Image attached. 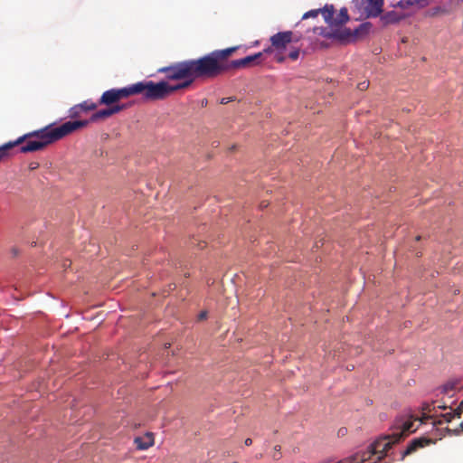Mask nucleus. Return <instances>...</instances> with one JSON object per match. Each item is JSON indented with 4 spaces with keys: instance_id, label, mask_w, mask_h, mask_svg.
Here are the masks:
<instances>
[{
    "instance_id": "5",
    "label": "nucleus",
    "mask_w": 463,
    "mask_h": 463,
    "mask_svg": "<svg viewBox=\"0 0 463 463\" xmlns=\"http://www.w3.org/2000/svg\"><path fill=\"white\" fill-rule=\"evenodd\" d=\"M324 11L326 13L325 23L330 28H345L344 25L350 20L346 7H342L336 16H335V9L332 4L325 5Z\"/></svg>"
},
{
    "instance_id": "38",
    "label": "nucleus",
    "mask_w": 463,
    "mask_h": 463,
    "mask_svg": "<svg viewBox=\"0 0 463 463\" xmlns=\"http://www.w3.org/2000/svg\"><path fill=\"white\" fill-rule=\"evenodd\" d=\"M35 168H36V165H32V169H35Z\"/></svg>"
},
{
    "instance_id": "24",
    "label": "nucleus",
    "mask_w": 463,
    "mask_h": 463,
    "mask_svg": "<svg viewBox=\"0 0 463 463\" xmlns=\"http://www.w3.org/2000/svg\"><path fill=\"white\" fill-rule=\"evenodd\" d=\"M79 105H82V107H81L82 111L93 110L97 108V104L90 100H85V101L80 103Z\"/></svg>"
},
{
    "instance_id": "20",
    "label": "nucleus",
    "mask_w": 463,
    "mask_h": 463,
    "mask_svg": "<svg viewBox=\"0 0 463 463\" xmlns=\"http://www.w3.org/2000/svg\"><path fill=\"white\" fill-rule=\"evenodd\" d=\"M110 116H111V114L109 112V108H106V109H99V110L96 111L95 113H93L90 116V118L87 121L89 124L90 122H95L99 119L109 118Z\"/></svg>"
},
{
    "instance_id": "2",
    "label": "nucleus",
    "mask_w": 463,
    "mask_h": 463,
    "mask_svg": "<svg viewBox=\"0 0 463 463\" xmlns=\"http://www.w3.org/2000/svg\"><path fill=\"white\" fill-rule=\"evenodd\" d=\"M86 126H88V121H66L57 127L51 124L41 129L26 133L14 141H9L0 146L1 157L3 159L8 157L11 151L20 145L19 151L22 153L40 151L73 131Z\"/></svg>"
},
{
    "instance_id": "15",
    "label": "nucleus",
    "mask_w": 463,
    "mask_h": 463,
    "mask_svg": "<svg viewBox=\"0 0 463 463\" xmlns=\"http://www.w3.org/2000/svg\"><path fill=\"white\" fill-rule=\"evenodd\" d=\"M140 89H141V86L138 85V82H137V83H134V84L123 87V88L116 89V93H117L118 100H120V99L128 98L129 96L139 94Z\"/></svg>"
},
{
    "instance_id": "39",
    "label": "nucleus",
    "mask_w": 463,
    "mask_h": 463,
    "mask_svg": "<svg viewBox=\"0 0 463 463\" xmlns=\"http://www.w3.org/2000/svg\"><path fill=\"white\" fill-rule=\"evenodd\" d=\"M439 408L446 409V406H439Z\"/></svg>"
},
{
    "instance_id": "36",
    "label": "nucleus",
    "mask_w": 463,
    "mask_h": 463,
    "mask_svg": "<svg viewBox=\"0 0 463 463\" xmlns=\"http://www.w3.org/2000/svg\"><path fill=\"white\" fill-rule=\"evenodd\" d=\"M459 427H460V430H463V423H460Z\"/></svg>"
},
{
    "instance_id": "12",
    "label": "nucleus",
    "mask_w": 463,
    "mask_h": 463,
    "mask_svg": "<svg viewBox=\"0 0 463 463\" xmlns=\"http://www.w3.org/2000/svg\"><path fill=\"white\" fill-rule=\"evenodd\" d=\"M237 47H230L223 50H215L212 52V55L214 56L219 64L226 67L225 72L232 71V68L229 67V63L231 61H227V58L232 55Z\"/></svg>"
},
{
    "instance_id": "30",
    "label": "nucleus",
    "mask_w": 463,
    "mask_h": 463,
    "mask_svg": "<svg viewBox=\"0 0 463 463\" xmlns=\"http://www.w3.org/2000/svg\"><path fill=\"white\" fill-rule=\"evenodd\" d=\"M346 432H347V430H346L345 428H341V429L338 430V435H339V436H343V435H345Z\"/></svg>"
},
{
    "instance_id": "32",
    "label": "nucleus",
    "mask_w": 463,
    "mask_h": 463,
    "mask_svg": "<svg viewBox=\"0 0 463 463\" xmlns=\"http://www.w3.org/2000/svg\"><path fill=\"white\" fill-rule=\"evenodd\" d=\"M271 52V48L268 47V48L264 49L261 52H263V54H264V53H268V52Z\"/></svg>"
},
{
    "instance_id": "16",
    "label": "nucleus",
    "mask_w": 463,
    "mask_h": 463,
    "mask_svg": "<svg viewBox=\"0 0 463 463\" xmlns=\"http://www.w3.org/2000/svg\"><path fill=\"white\" fill-rule=\"evenodd\" d=\"M118 101L119 100L116 93V89H110L103 92L99 100V104L111 106Z\"/></svg>"
},
{
    "instance_id": "37",
    "label": "nucleus",
    "mask_w": 463,
    "mask_h": 463,
    "mask_svg": "<svg viewBox=\"0 0 463 463\" xmlns=\"http://www.w3.org/2000/svg\"><path fill=\"white\" fill-rule=\"evenodd\" d=\"M35 168H36V165H32V169H35Z\"/></svg>"
},
{
    "instance_id": "3",
    "label": "nucleus",
    "mask_w": 463,
    "mask_h": 463,
    "mask_svg": "<svg viewBox=\"0 0 463 463\" xmlns=\"http://www.w3.org/2000/svg\"><path fill=\"white\" fill-rule=\"evenodd\" d=\"M226 67L218 63L212 52L198 59L185 60L181 74L189 86L197 79H213L225 72Z\"/></svg>"
},
{
    "instance_id": "28",
    "label": "nucleus",
    "mask_w": 463,
    "mask_h": 463,
    "mask_svg": "<svg viewBox=\"0 0 463 463\" xmlns=\"http://www.w3.org/2000/svg\"><path fill=\"white\" fill-rule=\"evenodd\" d=\"M368 85H369L368 82L363 81L358 84V88H359V90H364L367 89Z\"/></svg>"
},
{
    "instance_id": "4",
    "label": "nucleus",
    "mask_w": 463,
    "mask_h": 463,
    "mask_svg": "<svg viewBox=\"0 0 463 463\" xmlns=\"http://www.w3.org/2000/svg\"><path fill=\"white\" fill-rule=\"evenodd\" d=\"M138 85L141 86L139 94H143V97L148 100H158L163 99L171 93L185 89L189 87L188 82H181L175 85H170L165 80H160L159 82H154L152 80L138 81Z\"/></svg>"
},
{
    "instance_id": "10",
    "label": "nucleus",
    "mask_w": 463,
    "mask_h": 463,
    "mask_svg": "<svg viewBox=\"0 0 463 463\" xmlns=\"http://www.w3.org/2000/svg\"><path fill=\"white\" fill-rule=\"evenodd\" d=\"M293 42L291 31L279 32L270 37V43L277 50H284L289 43Z\"/></svg>"
},
{
    "instance_id": "7",
    "label": "nucleus",
    "mask_w": 463,
    "mask_h": 463,
    "mask_svg": "<svg viewBox=\"0 0 463 463\" xmlns=\"http://www.w3.org/2000/svg\"><path fill=\"white\" fill-rule=\"evenodd\" d=\"M372 28L373 24L370 22H364L354 30L342 28V30H347L349 34L343 40V43H354L358 39L364 38L369 34Z\"/></svg>"
},
{
    "instance_id": "8",
    "label": "nucleus",
    "mask_w": 463,
    "mask_h": 463,
    "mask_svg": "<svg viewBox=\"0 0 463 463\" xmlns=\"http://www.w3.org/2000/svg\"><path fill=\"white\" fill-rule=\"evenodd\" d=\"M317 34L331 40H335L343 43V40L349 35L347 30H342V28H326V27H316L314 30Z\"/></svg>"
},
{
    "instance_id": "6",
    "label": "nucleus",
    "mask_w": 463,
    "mask_h": 463,
    "mask_svg": "<svg viewBox=\"0 0 463 463\" xmlns=\"http://www.w3.org/2000/svg\"><path fill=\"white\" fill-rule=\"evenodd\" d=\"M354 6L366 18H375L383 13V0H354Z\"/></svg>"
},
{
    "instance_id": "19",
    "label": "nucleus",
    "mask_w": 463,
    "mask_h": 463,
    "mask_svg": "<svg viewBox=\"0 0 463 463\" xmlns=\"http://www.w3.org/2000/svg\"><path fill=\"white\" fill-rule=\"evenodd\" d=\"M458 380H451L443 384L440 388L441 393L449 394L450 392H456L460 390L462 387L458 386Z\"/></svg>"
},
{
    "instance_id": "23",
    "label": "nucleus",
    "mask_w": 463,
    "mask_h": 463,
    "mask_svg": "<svg viewBox=\"0 0 463 463\" xmlns=\"http://www.w3.org/2000/svg\"><path fill=\"white\" fill-rule=\"evenodd\" d=\"M81 107H82V105H79V104L71 107L69 110V117L71 118L79 117L80 114L82 112Z\"/></svg>"
},
{
    "instance_id": "1",
    "label": "nucleus",
    "mask_w": 463,
    "mask_h": 463,
    "mask_svg": "<svg viewBox=\"0 0 463 463\" xmlns=\"http://www.w3.org/2000/svg\"><path fill=\"white\" fill-rule=\"evenodd\" d=\"M423 421L409 414L400 415L393 421L389 434L380 437L366 447L359 448L355 453L336 463H376L384 458L388 460L383 463H391L394 460L392 453H390L392 446L414 432Z\"/></svg>"
},
{
    "instance_id": "31",
    "label": "nucleus",
    "mask_w": 463,
    "mask_h": 463,
    "mask_svg": "<svg viewBox=\"0 0 463 463\" xmlns=\"http://www.w3.org/2000/svg\"><path fill=\"white\" fill-rule=\"evenodd\" d=\"M244 443L246 446H250L252 444V440H251V439L248 438L245 439Z\"/></svg>"
},
{
    "instance_id": "33",
    "label": "nucleus",
    "mask_w": 463,
    "mask_h": 463,
    "mask_svg": "<svg viewBox=\"0 0 463 463\" xmlns=\"http://www.w3.org/2000/svg\"><path fill=\"white\" fill-rule=\"evenodd\" d=\"M228 102H229V99H227V98H223V99H222V100H221V103H222V104H227Z\"/></svg>"
},
{
    "instance_id": "21",
    "label": "nucleus",
    "mask_w": 463,
    "mask_h": 463,
    "mask_svg": "<svg viewBox=\"0 0 463 463\" xmlns=\"http://www.w3.org/2000/svg\"><path fill=\"white\" fill-rule=\"evenodd\" d=\"M455 417H458V411L450 410V411L441 414L442 420L434 421L433 424L436 425L442 424L443 422H450Z\"/></svg>"
},
{
    "instance_id": "14",
    "label": "nucleus",
    "mask_w": 463,
    "mask_h": 463,
    "mask_svg": "<svg viewBox=\"0 0 463 463\" xmlns=\"http://www.w3.org/2000/svg\"><path fill=\"white\" fill-rule=\"evenodd\" d=\"M431 442H432L431 439L424 438V437L412 439L407 446L406 449L402 453L401 460H403L406 456L413 453L419 448H423L426 445L430 444Z\"/></svg>"
},
{
    "instance_id": "29",
    "label": "nucleus",
    "mask_w": 463,
    "mask_h": 463,
    "mask_svg": "<svg viewBox=\"0 0 463 463\" xmlns=\"http://www.w3.org/2000/svg\"><path fill=\"white\" fill-rule=\"evenodd\" d=\"M207 318V312L206 311H202L199 315H198V319L199 320H204Z\"/></svg>"
},
{
    "instance_id": "27",
    "label": "nucleus",
    "mask_w": 463,
    "mask_h": 463,
    "mask_svg": "<svg viewBox=\"0 0 463 463\" xmlns=\"http://www.w3.org/2000/svg\"><path fill=\"white\" fill-rule=\"evenodd\" d=\"M456 410L458 411V418H459L461 413L463 412V400L461 401V402L459 403Z\"/></svg>"
},
{
    "instance_id": "35",
    "label": "nucleus",
    "mask_w": 463,
    "mask_h": 463,
    "mask_svg": "<svg viewBox=\"0 0 463 463\" xmlns=\"http://www.w3.org/2000/svg\"><path fill=\"white\" fill-rule=\"evenodd\" d=\"M280 447L279 446H275V449L276 450H279Z\"/></svg>"
},
{
    "instance_id": "13",
    "label": "nucleus",
    "mask_w": 463,
    "mask_h": 463,
    "mask_svg": "<svg viewBox=\"0 0 463 463\" xmlns=\"http://www.w3.org/2000/svg\"><path fill=\"white\" fill-rule=\"evenodd\" d=\"M379 16L380 21L383 26L397 24L406 18L404 14L399 13L397 11H388L383 14H381Z\"/></svg>"
},
{
    "instance_id": "25",
    "label": "nucleus",
    "mask_w": 463,
    "mask_h": 463,
    "mask_svg": "<svg viewBox=\"0 0 463 463\" xmlns=\"http://www.w3.org/2000/svg\"><path fill=\"white\" fill-rule=\"evenodd\" d=\"M109 112L112 115L117 114L126 109V105H118V104H113L111 106H108Z\"/></svg>"
},
{
    "instance_id": "18",
    "label": "nucleus",
    "mask_w": 463,
    "mask_h": 463,
    "mask_svg": "<svg viewBox=\"0 0 463 463\" xmlns=\"http://www.w3.org/2000/svg\"><path fill=\"white\" fill-rule=\"evenodd\" d=\"M134 443L136 444L138 449L146 450L153 445V439L150 436H147L146 439L142 437H136L134 439Z\"/></svg>"
},
{
    "instance_id": "22",
    "label": "nucleus",
    "mask_w": 463,
    "mask_h": 463,
    "mask_svg": "<svg viewBox=\"0 0 463 463\" xmlns=\"http://www.w3.org/2000/svg\"><path fill=\"white\" fill-rule=\"evenodd\" d=\"M321 14L323 18L325 19V11H324V6L321 7V8H318V9H312V10H309L307 12H306L303 15H302V19L305 20V19H309V18H316L318 16V14Z\"/></svg>"
},
{
    "instance_id": "26",
    "label": "nucleus",
    "mask_w": 463,
    "mask_h": 463,
    "mask_svg": "<svg viewBox=\"0 0 463 463\" xmlns=\"http://www.w3.org/2000/svg\"><path fill=\"white\" fill-rule=\"evenodd\" d=\"M288 57L292 61L298 60V58L299 57V49H294L291 52H289Z\"/></svg>"
},
{
    "instance_id": "11",
    "label": "nucleus",
    "mask_w": 463,
    "mask_h": 463,
    "mask_svg": "<svg viewBox=\"0 0 463 463\" xmlns=\"http://www.w3.org/2000/svg\"><path fill=\"white\" fill-rule=\"evenodd\" d=\"M263 56V52H257L251 55H248L244 58L231 61L229 63V67L232 70H237L241 67H247L251 64H259L260 63V59Z\"/></svg>"
},
{
    "instance_id": "34",
    "label": "nucleus",
    "mask_w": 463,
    "mask_h": 463,
    "mask_svg": "<svg viewBox=\"0 0 463 463\" xmlns=\"http://www.w3.org/2000/svg\"><path fill=\"white\" fill-rule=\"evenodd\" d=\"M273 458H274L275 459H278V458H279V456H278L277 454H274V455H273Z\"/></svg>"
},
{
    "instance_id": "17",
    "label": "nucleus",
    "mask_w": 463,
    "mask_h": 463,
    "mask_svg": "<svg viewBox=\"0 0 463 463\" xmlns=\"http://www.w3.org/2000/svg\"><path fill=\"white\" fill-rule=\"evenodd\" d=\"M425 1L426 0H399L397 3L392 4V6L403 10L411 6L425 7L427 5V3H424Z\"/></svg>"
},
{
    "instance_id": "9",
    "label": "nucleus",
    "mask_w": 463,
    "mask_h": 463,
    "mask_svg": "<svg viewBox=\"0 0 463 463\" xmlns=\"http://www.w3.org/2000/svg\"><path fill=\"white\" fill-rule=\"evenodd\" d=\"M184 61H178L166 67H162L157 70L158 73H165V78L169 80H185V75L181 74V70L184 68Z\"/></svg>"
}]
</instances>
